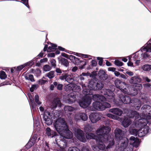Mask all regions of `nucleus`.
<instances>
[{"label": "nucleus", "mask_w": 151, "mask_h": 151, "mask_svg": "<svg viewBox=\"0 0 151 151\" xmlns=\"http://www.w3.org/2000/svg\"><path fill=\"white\" fill-rule=\"evenodd\" d=\"M83 89L82 93L86 96L79 102V104L82 107L86 108L88 107L91 102L92 97V99L95 101L93 103V107L90 109L92 111L96 110L103 111L106 108L110 107V104L105 102L106 101L109 102H113L115 104L119 105L120 104L116 102L114 97V94L113 92L109 89H103L101 91L102 95L104 96L98 94H95L91 96L89 94L90 90L86 89V86L85 84H83L82 82L81 83Z\"/></svg>", "instance_id": "f257e3e1"}, {"label": "nucleus", "mask_w": 151, "mask_h": 151, "mask_svg": "<svg viewBox=\"0 0 151 151\" xmlns=\"http://www.w3.org/2000/svg\"><path fill=\"white\" fill-rule=\"evenodd\" d=\"M142 111L141 116H139L136 111L132 112L131 114L128 116L130 118L135 117V126L136 127H140L138 130L136 129H130V133L132 135L141 137L145 136L149 132V128L147 125V123H151V106L149 105H145L141 108Z\"/></svg>", "instance_id": "f03ea898"}, {"label": "nucleus", "mask_w": 151, "mask_h": 151, "mask_svg": "<svg viewBox=\"0 0 151 151\" xmlns=\"http://www.w3.org/2000/svg\"><path fill=\"white\" fill-rule=\"evenodd\" d=\"M105 125L96 131L98 136L92 133H86V137L87 139H93L96 142L97 145L91 146L93 151H107L108 149L111 148L114 145L113 140L111 139L110 140L109 137V133L111 130L109 121L106 122Z\"/></svg>", "instance_id": "7ed1b4c3"}, {"label": "nucleus", "mask_w": 151, "mask_h": 151, "mask_svg": "<svg viewBox=\"0 0 151 151\" xmlns=\"http://www.w3.org/2000/svg\"><path fill=\"white\" fill-rule=\"evenodd\" d=\"M68 70L62 71L59 68H56V72L59 74H61L62 72L63 73L59 77V79L61 81H65L69 83L73 82L74 80L73 76L69 74L67 72Z\"/></svg>", "instance_id": "20e7f679"}, {"label": "nucleus", "mask_w": 151, "mask_h": 151, "mask_svg": "<svg viewBox=\"0 0 151 151\" xmlns=\"http://www.w3.org/2000/svg\"><path fill=\"white\" fill-rule=\"evenodd\" d=\"M129 140L127 138H124L118 142H116V143L118 145L120 144L118 151H133L132 147H130V145L128 146Z\"/></svg>", "instance_id": "39448f33"}, {"label": "nucleus", "mask_w": 151, "mask_h": 151, "mask_svg": "<svg viewBox=\"0 0 151 151\" xmlns=\"http://www.w3.org/2000/svg\"><path fill=\"white\" fill-rule=\"evenodd\" d=\"M54 126L56 130L58 133H60L64 129H66L67 126L63 118H59L56 120Z\"/></svg>", "instance_id": "423d86ee"}, {"label": "nucleus", "mask_w": 151, "mask_h": 151, "mask_svg": "<svg viewBox=\"0 0 151 151\" xmlns=\"http://www.w3.org/2000/svg\"><path fill=\"white\" fill-rule=\"evenodd\" d=\"M85 84L86 86V89L93 90H97V89H102L104 86V83L101 82L100 81L97 83H95L94 81L93 80H91L89 82L88 84L87 83H83Z\"/></svg>", "instance_id": "0eeeda50"}, {"label": "nucleus", "mask_w": 151, "mask_h": 151, "mask_svg": "<svg viewBox=\"0 0 151 151\" xmlns=\"http://www.w3.org/2000/svg\"><path fill=\"white\" fill-rule=\"evenodd\" d=\"M151 41H149L140 49L141 51L142 52L141 54V57L143 58L149 57L151 54Z\"/></svg>", "instance_id": "6e6552de"}, {"label": "nucleus", "mask_w": 151, "mask_h": 151, "mask_svg": "<svg viewBox=\"0 0 151 151\" xmlns=\"http://www.w3.org/2000/svg\"><path fill=\"white\" fill-rule=\"evenodd\" d=\"M55 141L58 146L59 147V150H60V151H62L66 145L67 143L65 140L64 138H62L61 137L57 136L56 138Z\"/></svg>", "instance_id": "1a4fd4ad"}, {"label": "nucleus", "mask_w": 151, "mask_h": 151, "mask_svg": "<svg viewBox=\"0 0 151 151\" xmlns=\"http://www.w3.org/2000/svg\"><path fill=\"white\" fill-rule=\"evenodd\" d=\"M75 136L80 141L85 143L86 139L85 137V134L83 132L79 129H78L75 131Z\"/></svg>", "instance_id": "9d476101"}, {"label": "nucleus", "mask_w": 151, "mask_h": 151, "mask_svg": "<svg viewBox=\"0 0 151 151\" xmlns=\"http://www.w3.org/2000/svg\"><path fill=\"white\" fill-rule=\"evenodd\" d=\"M65 89L66 91H73L75 92H78L81 91V88L79 86L72 83H70L66 85Z\"/></svg>", "instance_id": "9b49d317"}, {"label": "nucleus", "mask_w": 151, "mask_h": 151, "mask_svg": "<svg viewBox=\"0 0 151 151\" xmlns=\"http://www.w3.org/2000/svg\"><path fill=\"white\" fill-rule=\"evenodd\" d=\"M114 133L116 142H118V141L123 139L124 138H126L124 137V132L120 129H116L114 131Z\"/></svg>", "instance_id": "f8f14e48"}, {"label": "nucleus", "mask_w": 151, "mask_h": 151, "mask_svg": "<svg viewBox=\"0 0 151 151\" xmlns=\"http://www.w3.org/2000/svg\"><path fill=\"white\" fill-rule=\"evenodd\" d=\"M58 133L60 134V137L63 138L71 139L73 136L72 132L68 129V127L67 129L63 130L60 133Z\"/></svg>", "instance_id": "ddd939ff"}, {"label": "nucleus", "mask_w": 151, "mask_h": 151, "mask_svg": "<svg viewBox=\"0 0 151 151\" xmlns=\"http://www.w3.org/2000/svg\"><path fill=\"white\" fill-rule=\"evenodd\" d=\"M43 119L45 123L47 125H50L52 124V119L50 113L48 111H45L43 115Z\"/></svg>", "instance_id": "4468645a"}, {"label": "nucleus", "mask_w": 151, "mask_h": 151, "mask_svg": "<svg viewBox=\"0 0 151 151\" xmlns=\"http://www.w3.org/2000/svg\"><path fill=\"white\" fill-rule=\"evenodd\" d=\"M74 117L75 120L77 121H80L81 120L86 121L88 119V116L85 113L80 112L76 114Z\"/></svg>", "instance_id": "2eb2a0df"}, {"label": "nucleus", "mask_w": 151, "mask_h": 151, "mask_svg": "<svg viewBox=\"0 0 151 151\" xmlns=\"http://www.w3.org/2000/svg\"><path fill=\"white\" fill-rule=\"evenodd\" d=\"M101 116V114L99 113H93L90 114L89 118L91 122L94 123L100 120Z\"/></svg>", "instance_id": "dca6fc26"}, {"label": "nucleus", "mask_w": 151, "mask_h": 151, "mask_svg": "<svg viewBox=\"0 0 151 151\" xmlns=\"http://www.w3.org/2000/svg\"><path fill=\"white\" fill-rule=\"evenodd\" d=\"M141 102L139 100L137 99H132L131 100V105L135 108L136 110L139 109L141 106Z\"/></svg>", "instance_id": "f3484780"}, {"label": "nucleus", "mask_w": 151, "mask_h": 151, "mask_svg": "<svg viewBox=\"0 0 151 151\" xmlns=\"http://www.w3.org/2000/svg\"><path fill=\"white\" fill-rule=\"evenodd\" d=\"M130 147H134L137 148L139 144V141L138 139H136L134 137L131 136L129 139Z\"/></svg>", "instance_id": "a211bd4d"}, {"label": "nucleus", "mask_w": 151, "mask_h": 151, "mask_svg": "<svg viewBox=\"0 0 151 151\" xmlns=\"http://www.w3.org/2000/svg\"><path fill=\"white\" fill-rule=\"evenodd\" d=\"M119 98L122 103L125 104H130L131 100L129 96L124 94H120L119 96Z\"/></svg>", "instance_id": "6ab92c4d"}, {"label": "nucleus", "mask_w": 151, "mask_h": 151, "mask_svg": "<svg viewBox=\"0 0 151 151\" xmlns=\"http://www.w3.org/2000/svg\"><path fill=\"white\" fill-rule=\"evenodd\" d=\"M49 45L48 47L47 45H45V47L43 49V51L45 52L47 51V52H50L51 51H54L57 48L56 45L50 43H48Z\"/></svg>", "instance_id": "aec40b11"}, {"label": "nucleus", "mask_w": 151, "mask_h": 151, "mask_svg": "<svg viewBox=\"0 0 151 151\" xmlns=\"http://www.w3.org/2000/svg\"><path fill=\"white\" fill-rule=\"evenodd\" d=\"M123 88L124 87L122 86V89H120V90L121 91H122L125 94L131 95L132 96H135L138 93L137 90L135 88H133V90L134 91V92L133 93H132L127 88Z\"/></svg>", "instance_id": "412c9836"}, {"label": "nucleus", "mask_w": 151, "mask_h": 151, "mask_svg": "<svg viewBox=\"0 0 151 151\" xmlns=\"http://www.w3.org/2000/svg\"><path fill=\"white\" fill-rule=\"evenodd\" d=\"M98 76L99 78L102 81L106 80L108 78V76L106 73L102 70H99L98 72Z\"/></svg>", "instance_id": "4be33fe9"}, {"label": "nucleus", "mask_w": 151, "mask_h": 151, "mask_svg": "<svg viewBox=\"0 0 151 151\" xmlns=\"http://www.w3.org/2000/svg\"><path fill=\"white\" fill-rule=\"evenodd\" d=\"M109 111L119 116H121L123 113V111L120 109L117 108L110 109L109 110Z\"/></svg>", "instance_id": "5701e85b"}, {"label": "nucleus", "mask_w": 151, "mask_h": 151, "mask_svg": "<svg viewBox=\"0 0 151 151\" xmlns=\"http://www.w3.org/2000/svg\"><path fill=\"white\" fill-rule=\"evenodd\" d=\"M129 81L130 83L136 84L138 83L141 82L142 81V79L138 76H134L132 77Z\"/></svg>", "instance_id": "b1692460"}, {"label": "nucleus", "mask_w": 151, "mask_h": 151, "mask_svg": "<svg viewBox=\"0 0 151 151\" xmlns=\"http://www.w3.org/2000/svg\"><path fill=\"white\" fill-rule=\"evenodd\" d=\"M57 106L59 107H61V103L60 99L58 98H55L53 100L52 102V108L53 109H55Z\"/></svg>", "instance_id": "393cba45"}, {"label": "nucleus", "mask_w": 151, "mask_h": 151, "mask_svg": "<svg viewBox=\"0 0 151 151\" xmlns=\"http://www.w3.org/2000/svg\"><path fill=\"white\" fill-rule=\"evenodd\" d=\"M114 83L116 87L119 90L120 89H122V86H126V84L125 83L121 81L118 79L116 80L115 81Z\"/></svg>", "instance_id": "a878e982"}, {"label": "nucleus", "mask_w": 151, "mask_h": 151, "mask_svg": "<svg viewBox=\"0 0 151 151\" xmlns=\"http://www.w3.org/2000/svg\"><path fill=\"white\" fill-rule=\"evenodd\" d=\"M132 122L130 119L125 118L122 121V125L124 127H127L131 124Z\"/></svg>", "instance_id": "bb28decb"}, {"label": "nucleus", "mask_w": 151, "mask_h": 151, "mask_svg": "<svg viewBox=\"0 0 151 151\" xmlns=\"http://www.w3.org/2000/svg\"><path fill=\"white\" fill-rule=\"evenodd\" d=\"M68 96L69 97H70V99H67V102L69 104H71L75 101V99L76 97V95L74 93H71Z\"/></svg>", "instance_id": "cd10ccee"}, {"label": "nucleus", "mask_w": 151, "mask_h": 151, "mask_svg": "<svg viewBox=\"0 0 151 151\" xmlns=\"http://www.w3.org/2000/svg\"><path fill=\"white\" fill-rule=\"evenodd\" d=\"M76 108L73 107L69 106H65L64 107V110L65 113L68 112H72L76 110Z\"/></svg>", "instance_id": "c85d7f7f"}, {"label": "nucleus", "mask_w": 151, "mask_h": 151, "mask_svg": "<svg viewBox=\"0 0 151 151\" xmlns=\"http://www.w3.org/2000/svg\"><path fill=\"white\" fill-rule=\"evenodd\" d=\"M46 133L49 137H52L55 135L53 134V132L49 127H47L45 130Z\"/></svg>", "instance_id": "c756f323"}, {"label": "nucleus", "mask_w": 151, "mask_h": 151, "mask_svg": "<svg viewBox=\"0 0 151 151\" xmlns=\"http://www.w3.org/2000/svg\"><path fill=\"white\" fill-rule=\"evenodd\" d=\"M75 55L77 56L81 57L83 58H88L89 60L92 59V56L89 55L83 54L78 53H76V54Z\"/></svg>", "instance_id": "7c9ffc66"}, {"label": "nucleus", "mask_w": 151, "mask_h": 151, "mask_svg": "<svg viewBox=\"0 0 151 151\" xmlns=\"http://www.w3.org/2000/svg\"><path fill=\"white\" fill-rule=\"evenodd\" d=\"M60 61L61 64L63 65L65 67H68L69 65V63L67 60L64 58H62L60 59Z\"/></svg>", "instance_id": "2f4dec72"}, {"label": "nucleus", "mask_w": 151, "mask_h": 151, "mask_svg": "<svg viewBox=\"0 0 151 151\" xmlns=\"http://www.w3.org/2000/svg\"><path fill=\"white\" fill-rule=\"evenodd\" d=\"M142 68L145 71H149L151 69V65H143Z\"/></svg>", "instance_id": "473e14b6"}, {"label": "nucleus", "mask_w": 151, "mask_h": 151, "mask_svg": "<svg viewBox=\"0 0 151 151\" xmlns=\"http://www.w3.org/2000/svg\"><path fill=\"white\" fill-rule=\"evenodd\" d=\"M55 73L54 71H50L46 74V76L48 77L50 79L52 78L55 76L54 74Z\"/></svg>", "instance_id": "72a5a7b5"}, {"label": "nucleus", "mask_w": 151, "mask_h": 151, "mask_svg": "<svg viewBox=\"0 0 151 151\" xmlns=\"http://www.w3.org/2000/svg\"><path fill=\"white\" fill-rule=\"evenodd\" d=\"M142 102L143 104H145L149 102V98L148 97L144 96L141 98Z\"/></svg>", "instance_id": "f704fd0d"}, {"label": "nucleus", "mask_w": 151, "mask_h": 151, "mask_svg": "<svg viewBox=\"0 0 151 151\" xmlns=\"http://www.w3.org/2000/svg\"><path fill=\"white\" fill-rule=\"evenodd\" d=\"M6 77L7 76L5 72L3 71H1L0 72V78L1 79H5Z\"/></svg>", "instance_id": "c9c22d12"}, {"label": "nucleus", "mask_w": 151, "mask_h": 151, "mask_svg": "<svg viewBox=\"0 0 151 151\" xmlns=\"http://www.w3.org/2000/svg\"><path fill=\"white\" fill-rule=\"evenodd\" d=\"M28 64V63H27L18 66L16 68L17 70V71H20L23 68L27 66Z\"/></svg>", "instance_id": "e433bc0d"}, {"label": "nucleus", "mask_w": 151, "mask_h": 151, "mask_svg": "<svg viewBox=\"0 0 151 151\" xmlns=\"http://www.w3.org/2000/svg\"><path fill=\"white\" fill-rule=\"evenodd\" d=\"M86 65V62L84 60H81V62L79 63V68L80 69H83L84 68V66Z\"/></svg>", "instance_id": "4c0bfd02"}, {"label": "nucleus", "mask_w": 151, "mask_h": 151, "mask_svg": "<svg viewBox=\"0 0 151 151\" xmlns=\"http://www.w3.org/2000/svg\"><path fill=\"white\" fill-rule=\"evenodd\" d=\"M38 87V86L37 84H33L32 85L31 87L30 88V91L31 92H33L34 90L36 89Z\"/></svg>", "instance_id": "58836bf2"}, {"label": "nucleus", "mask_w": 151, "mask_h": 151, "mask_svg": "<svg viewBox=\"0 0 151 151\" xmlns=\"http://www.w3.org/2000/svg\"><path fill=\"white\" fill-rule=\"evenodd\" d=\"M44 71L46 72L50 70L51 69L50 66L48 65H45L43 67Z\"/></svg>", "instance_id": "ea45409f"}, {"label": "nucleus", "mask_w": 151, "mask_h": 151, "mask_svg": "<svg viewBox=\"0 0 151 151\" xmlns=\"http://www.w3.org/2000/svg\"><path fill=\"white\" fill-rule=\"evenodd\" d=\"M68 151H80L79 150L77 147H70Z\"/></svg>", "instance_id": "a19ab883"}, {"label": "nucleus", "mask_w": 151, "mask_h": 151, "mask_svg": "<svg viewBox=\"0 0 151 151\" xmlns=\"http://www.w3.org/2000/svg\"><path fill=\"white\" fill-rule=\"evenodd\" d=\"M35 102L38 105H40L41 104V102L39 101V97L37 95L35 96Z\"/></svg>", "instance_id": "79ce46f5"}, {"label": "nucleus", "mask_w": 151, "mask_h": 151, "mask_svg": "<svg viewBox=\"0 0 151 151\" xmlns=\"http://www.w3.org/2000/svg\"><path fill=\"white\" fill-rule=\"evenodd\" d=\"M115 64L118 66H121L123 65V63L119 60H115L114 62Z\"/></svg>", "instance_id": "37998d69"}, {"label": "nucleus", "mask_w": 151, "mask_h": 151, "mask_svg": "<svg viewBox=\"0 0 151 151\" xmlns=\"http://www.w3.org/2000/svg\"><path fill=\"white\" fill-rule=\"evenodd\" d=\"M81 61L78 58L76 57V58H75V60L73 61V63L76 65H78L79 64Z\"/></svg>", "instance_id": "c03bdc74"}, {"label": "nucleus", "mask_w": 151, "mask_h": 151, "mask_svg": "<svg viewBox=\"0 0 151 151\" xmlns=\"http://www.w3.org/2000/svg\"><path fill=\"white\" fill-rule=\"evenodd\" d=\"M58 85V83L55 81L53 83V84H51L50 85V89L51 90H53L54 89V86H57Z\"/></svg>", "instance_id": "a18cd8bd"}, {"label": "nucleus", "mask_w": 151, "mask_h": 151, "mask_svg": "<svg viewBox=\"0 0 151 151\" xmlns=\"http://www.w3.org/2000/svg\"><path fill=\"white\" fill-rule=\"evenodd\" d=\"M34 142L33 141H31V140L29 141L27 145V146L29 148H30L32 145H33L35 144Z\"/></svg>", "instance_id": "49530a36"}, {"label": "nucleus", "mask_w": 151, "mask_h": 151, "mask_svg": "<svg viewBox=\"0 0 151 151\" xmlns=\"http://www.w3.org/2000/svg\"><path fill=\"white\" fill-rule=\"evenodd\" d=\"M35 73L36 76L37 77L40 76L41 74V71L39 69H36L35 70Z\"/></svg>", "instance_id": "de8ad7c7"}, {"label": "nucleus", "mask_w": 151, "mask_h": 151, "mask_svg": "<svg viewBox=\"0 0 151 151\" xmlns=\"http://www.w3.org/2000/svg\"><path fill=\"white\" fill-rule=\"evenodd\" d=\"M139 56L138 55L137 53H135L134 55H133V56L132 57L133 60L134 61L136 60H138L139 59Z\"/></svg>", "instance_id": "09e8293b"}, {"label": "nucleus", "mask_w": 151, "mask_h": 151, "mask_svg": "<svg viewBox=\"0 0 151 151\" xmlns=\"http://www.w3.org/2000/svg\"><path fill=\"white\" fill-rule=\"evenodd\" d=\"M97 59L99 60V64L101 66L103 64V58L101 57H97Z\"/></svg>", "instance_id": "8fccbe9b"}, {"label": "nucleus", "mask_w": 151, "mask_h": 151, "mask_svg": "<svg viewBox=\"0 0 151 151\" xmlns=\"http://www.w3.org/2000/svg\"><path fill=\"white\" fill-rule=\"evenodd\" d=\"M63 85L61 84L58 83L57 86V89L59 90H61L62 89Z\"/></svg>", "instance_id": "3c124183"}, {"label": "nucleus", "mask_w": 151, "mask_h": 151, "mask_svg": "<svg viewBox=\"0 0 151 151\" xmlns=\"http://www.w3.org/2000/svg\"><path fill=\"white\" fill-rule=\"evenodd\" d=\"M23 3L27 7L29 8L28 0H21Z\"/></svg>", "instance_id": "603ef678"}, {"label": "nucleus", "mask_w": 151, "mask_h": 151, "mask_svg": "<svg viewBox=\"0 0 151 151\" xmlns=\"http://www.w3.org/2000/svg\"><path fill=\"white\" fill-rule=\"evenodd\" d=\"M55 60L54 59H52L50 61V63L51 65L54 67L56 66Z\"/></svg>", "instance_id": "864d4df0"}, {"label": "nucleus", "mask_w": 151, "mask_h": 151, "mask_svg": "<svg viewBox=\"0 0 151 151\" xmlns=\"http://www.w3.org/2000/svg\"><path fill=\"white\" fill-rule=\"evenodd\" d=\"M76 58V57L72 55H69L68 59H70L73 62L75 60V58Z\"/></svg>", "instance_id": "5fc2aeb1"}, {"label": "nucleus", "mask_w": 151, "mask_h": 151, "mask_svg": "<svg viewBox=\"0 0 151 151\" xmlns=\"http://www.w3.org/2000/svg\"><path fill=\"white\" fill-rule=\"evenodd\" d=\"M143 86L145 88H150L151 85L149 83H146L143 84Z\"/></svg>", "instance_id": "6e6d98bb"}, {"label": "nucleus", "mask_w": 151, "mask_h": 151, "mask_svg": "<svg viewBox=\"0 0 151 151\" xmlns=\"http://www.w3.org/2000/svg\"><path fill=\"white\" fill-rule=\"evenodd\" d=\"M29 80L32 82H34L35 81L33 76L32 75H29Z\"/></svg>", "instance_id": "4d7b16f0"}, {"label": "nucleus", "mask_w": 151, "mask_h": 151, "mask_svg": "<svg viewBox=\"0 0 151 151\" xmlns=\"http://www.w3.org/2000/svg\"><path fill=\"white\" fill-rule=\"evenodd\" d=\"M31 105L33 110H36V104L35 102L31 103Z\"/></svg>", "instance_id": "13d9d810"}, {"label": "nucleus", "mask_w": 151, "mask_h": 151, "mask_svg": "<svg viewBox=\"0 0 151 151\" xmlns=\"http://www.w3.org/2000/svg\"><path fill=\"white\" fill-rule=\"evenodd\" d=\"M37 139V137L36 135H34L33 136L32 138L30 140H31V141H33L34 142H35V141Z\"/></svg>", "instance_id": "bf43d9fd"}, {"label": "nucleus", "mask_w": 151, "mask_h": 151, "mask_svg": "<svg viewBox=\"0 0 151 151\" xmlns=\"http://www.w3.org/2000/svg\"><path fill=\"white\" fill-rule=\"evenodd\" d=\"M60 111H56L54 113V116L57 118L60 116Z\"/></svg>", "instance_id": "052dcab7"}, {"label": "nucleus", "mask_w": 151, "mask_h": 151, "mask_svg": "<svg viewBox=\"0 0 151 151\" xmlns=\"http://www.w3.org/2000/svg\"><path fill=\"white\" fill-rule=\"evenodd\" d=\"M46 81H44L43 80H40L38 81L39 83L41 85L44 84L46 83Z\"/></svg>", "instance_id": "680f3d73"}, {"label": "nucleus", "mask_w": 151, "mask_h": 151, "mask_svg": "<svg viewBox=\"0 0 151 151\" xmlns=\"http://www.w3.org/2000/svg\"><path fill=\"white\" fill-rule=\"evenodd\" d=\"M126 73L130 76H132L134 75L133 73L130 71H127Z\"/></svg>", "instance_id": "e2e57ef3"}, {"label": "nucleus", "mask_w": 151, "mask_h": 151, "mask_svg": "<svg viewBox=\"0 0 151 151\" xmlns=\"http://www.w3.org/2000/svg\"><path fill=\"white\" fill-rule=\"evenodd\" d=\"M91 64L92 66H96V65L97 63L96 61L94 60H92L91 61Z\"/></svg>", "instance_id": "0e129e2a"}, {"label": "nucleus", "mask_w": 151, "mask_h": 151, "mask_svg": "<svg viewBox=\"0 0 151 151\" xmlns=\"http://www.w3.org/2000/svg\"><path fill=\"white\" fill-rule=\"evenodd\" d=\"M143 78L144 80L145 81L147 82H150V79H149L147 77H143Z\"/></svg>", "instance_id": "69168bd1"}, {"label": "nucleus", "mask_w": 151, "mask_h": 151, "mask_svg": "<svg viewBox=\"0 0 151 151\" xmlns=\"http://www.w3.org/2000/svg\"><path fill=\"white\" fill-rule=\"evenodd\" d=\"M45 151H49V146L48 144L46 143V146L45 147Z\"/></svg>", "instance_id": "338daca9"}, {"label": "nucleus", "mask_w": 151, "mask_h": 151, "mask_svg": "<svg viewBox=\"0 0 151 151\" xmlns=\"http://www.w3.org/2000/svg\"><path fill=\"white\" fill-rule=\"evenodd\" d=\"M81 151H89L88 148L86 147H83L81 149Z\"/></svg>", "instance_id": "774afa93"}]
</instances>
